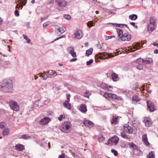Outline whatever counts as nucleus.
Returning a JSON list of instances; mask_svg holds the SVG:
<instances>
[{
  "instance_id": "18",
  "label": "nucleus",
  "mask_w": 158,
  "mask_h": 158,
  "mask_svg": "<svg viewBox=\"0 0 158 158\" xmlns=\"http://www.w3.org/2000/svg\"><path fill=\"white\" fill-rule=\"evenodd\" d=\"M79 110L83 113L86 112L87 110L86 105L85 104H82L80 106Z\"/></svg>"
},
{
  "instance_id": "61",
  "label": "nucleus",
  "mask_w": 158,
  "mask_h": 158,
  "mask_svg": "<svg viewBox=\"0 0 158 158\" xmlns=\"http://www.w3.org/2000/svg\"><path fill=\"white\" fill-rule=\"evenodd\" d=\"M54 1H55V0H51L49 3V4H53L54 3Z\"/></svg>"
},
{
  "instance_id": "60",
  "label": "nucleus",
  "mask_w": 158,
  "mask_h": 158,
  "mask_svg": "<svg viewBox=\"0 0 158 158\" xmlns=\"http://www.w3.org/2000/svg\"><path fill=\"white\" fill-rule=\"evenodd\" d=\"M110 24H112L113 25H114V26H115V27H118V24L113 23H111Z\"/></svg>"
},
{
  "instance_id": "7",
  "label": "nucleus",
  "mask_w": 158,
  "mask_h": 158,
  "mask_svg": "<svg viewBox=\"0 0 158 158\" xmlns=\"http://www.w3.org/2000/svg\"><path fill=\"white\" fill-rule=\"evenodd\" d=\"M121 40L123 41H129L131 39V36L127 33H125L122 36Z\"/></svg>"
},
{
  "instance_id": "53",
  "label": "nucleus",
  "mask_w": 158,
  "mask_h": 158,
  "mask_svg": "<svg viewBox=\"0 0 158 158\" xmlns=\"http://www.w3.org/2000/svg\"><path fill=\"white\" fill-rule=\"evenodd\" d=\"M65 116L64 115H61L60 117L58 118V120L60 121H61L62 120L63 118H64Z\"/></svg>"
},
{
  "instance_id": "52",
  "label": "nucleus",
  "mask_w": 158,
  "mask_h": 158,
  "mask_svg": "<svg viewBox=\"0 0 158 158\" xmlns=\"http://www.w3.org/2000/svg\"><path fill=\"white\" fill-rule=\"evenodd\" d=\"M65 155L64 153H62L61 155H60L58 158H65Z\"/></svg>"
},
{
  "instance_id": "50",
  "label": "nucleus",
  "mask_w": 158,
  "mask_h": 158,
  "mask_svg": "<svg viewBox=\"0 0 158 158\" xmlns=\"http://www.w3.org/2000/svg\"><path fill=\"white\" fill-rule=\"evenodd\" d=\"M113 37H115V36L112 35V36H106V37L105 40H107L109 39H111Z\"/></svg>"
},
{
  "instance_id": "54",
  "label": "nucleus",
  "mask_w": 158,
  "mask_h": 158,
  "mask_svg": "<svg viewBox=\"0 0 158 158\" xmlns=\"http://www.w3.org/2000/svg\"><path fill=\"white\" fill-rule=\"evenodd\" d=\"M112 71L110 70L108 71V73H107V75L108 77L109 76H110V74L111 75L112 73Z\"/></svg>"
},
{
  "instance_id": "44",
  "label": "nucleus",
  "mask_w": 158,
  "mask_h": 158,
  "mask_svg": "<svg viewBox=\"0 0 158 158\" xmlns=\"http://www.w3.org/2000/svg\"><path fill=\"white\" fill-rule=\"evenodd\" d=\"M84 95L85 97L88 98L89 96L90 95V93L89 92H88L86 91L85 93H84Z\"/></svg>"
},
{
  "instance_id": "6",
  "label": "nucleus",
  "mask_w": 158,
  "mask_h": 158,
  "mask_svg": "<svg viewBox=\"0 0 158 158\" xmlns=\"http://www.w3.org/2000/svg\"><path fill=\"white\" fill-rule=\"evenodd\" d=\"M147 107L150 112H153L155 111V108L154 105L153 103L150 101H148L147 102Z\"/></svg>"
},
{
  "instance_id": "3",
  "label": "nucleus",
  "mask_w": 158,
  "mask_h": 158,
  "mask_svg": "<svg viewBox=\"0 0 158 158\" xmlns=\"http://www.w3.org/2000/svg\"><path fill=\"white\" fill-rule=\"evenodd\" d=\"M71 127V124L69 122H65L63 123L61 127L60 130L63 132L68 133Z\"/></svg>"
},
{
  "instance_id": "58",
  "label": "nucleus",
  "mask_w": 158,
  "mask_h": 158,
  "mask_svg": "<svg viewBox=\"0 0 158 158\" xmlns=\"http://www.w3.org/2000/svg\"><path fill=\"white\" fill-rule=\"evenodd\" d=\"M77 60V58H74L72 59H71L70 60V62H72L73 61H75Z\"/></svg>"
},
{
  "instance_id": "34",
  "label": "nucleus",
  "mask_w": 158,
  "mask_h": 158,
  "mask_svg": "<svg viewBox=\"0 0 158 158\" xmlns=\"http://www.w3.org/2000/svg\"><path fill=\"white\" fill-rule=\"evenodd\" d=\"M144 60L142 58H139L136 60V63L137 64H142L143 63Z\"/></svg>"
},
{
  "instance_id": "63",
  "label": "nucleus",
  "mask_w": 158,
  "mask_h": 158,
  "mask_svg": "<svg viewBox=\"0 0 158 158\" xmlns=\"http://www.w3.org/2000/svg\"><path fill=\"white\" fill-rule=\"evenodd\" d=\"M154 53L155 54H157L158 53V49H156L154 50Z\"/></svg>"
},
{
  "instance_id": "47",
  "label": "nucleus",
  "mask_w": 158,
  "mask_h": 158,
  "mask_svg": "<svg viewBox=\"0 0 158 158\" xmlns=\"http://www.w3.org/2000/svg\"><path fill=\"white\" fill-rule=\"evenodd\" d=\"M64 18L68 20H70L71 19V16L68 15H66L64 16Z\"/></svg>"
},
{
  "instance_id": "41",
  "label": "nucleus",
  "mask_w": 158,
  "mask_h": 158,
  "mask_svg": "<svg viewBox=\"0 0 158 158\" xmlns=\"http://www.w3.org/2000/svg\"><path fill=\"white\" fill-rule=\"evenodd\" d=\"M87 25L89 28L92 27L94 25V23L92 21H89L87 23Z\"/></svg>"
},
{
  "instance_id": "24",
  "label": "nucleus",
  "mask_w": 158,
  "mask_h": 158,
  "mask_svg": "<svg viewBox=\"0 0 158 158\" xmlns=\"http://www.w3.org/2000/svg\"><path fill=\"white\" fill-rule=\"evenodd\" d=\"M153 62L152 59L150 58H146L144 60L143 63L146 64H149L152 63Z\"/></svg>"
},
{
  "instance_id": "22",
  "label": "nucleus",
  "mask_w": 158,
  "mask_h": 158,
  "mask_svg": "<svg viewBox=\"0 0 158 158\" xmlns=\"http://www.w3.org/2000/svg\"><path fill=\"white\" fill-rule=\"evenodd\" d=\"M48 118H44L43 119H41L40 121V123L41 125H44L48 123Z\"/></svg>"
},
{
  "instance_id": "11",
  "label": "nucleus",
  "mask_w": 158,
  "mask_h": 158,
  "mask_svg": "<svg viewBox=\"0 0 158 158\" xmlns=\"http://www.w3.org/2000/svg\"><path fill=\"white\" fill-rule=\"evenodd\" d=\"M156 25L149 23L148 25V31L149 33H151L156 29Z\"/></svg>"
},
{
  "instance_id": "45",
  "label": "nucleus",
  "mask_w": 158,
  "mask_h": 158,
  "mask_svg": "<svg viewBox=\"0 0 158 158\" xmlns=\"http://www.w3.org/2000/svg\"><path fill=\"white\" fill-rule=\"evenodd\" d=\"M66 96H67V100L66 101H65V102H69L70 101V96L68 93H67L66 94Z\"/></svg>"
},
{
  "instance_id": "57",
  "label": "nucleus",
  "mask_w": 158,
  "mask_h": 158,
  "mask_svg": "<svg viewBox=\"0 0 158 158\" xmlns=\"http://www.w3.org/2000/svg\"><path fill=\"white\" fill-rule=\"evenodd\" d=\"M139 85L138 84H135L134 85V87L133 88H134V89L136 90V88H138Z\"/></svg>"
},
{
  "instance_id": "13",
  "label": "nucleus",
  "mask_w": 158,
  "mask_h": 158,
  "mask_svg": "<svg viewBox=\"0 0 158 158\" xmlns=\"http://www.w3.org/2000/svg\"><path fill=\"white\" fill-rule=\"evenodd\" d=\"M83 123L85 126L88 127H93L94 125L92 121L88 120H84Z\"/></svg>"
},
{
  "instance_id": "17",
  "label": "nucleus",
  "mask_w": 158,
  "mask_h": 158,
  "mask_svg": "<svg viewBox=\"0 0 158 158\" xmlns=\"http://www.w3.org/2000/svg\"><path fill=\"white\" fill-rule=\"evenodd\" d=\"M48 73V76L51 77V78L54 77L57 75L56 72L55 71H54L52 70L49 71Z\"/></svg>"
},
{
  "instance_id": "43",
  "label": "nucleus",
  "mask_w": 158,
  "mask_h": 158,
  "mask_svg": "<svg viewBox=\"0 0 158 158\" xmlns=\"http://www.w3.org/2000/svg\"><path fill=\"white\" fill-rule=\"evenodd\" d=\"M23 36L24 38L27 40V42L28 43H29L31 41V40L30 39H28L27 36L25 35H23Z\"/></svg>"
},
{
  "instance_id": "1",
  "label": "nucleus",
  "mask_w": 158,
  "mask_h": 158,
  "mask_svg": "<svg viewBox=\"0 0 158 158\" xmlns=\"http://www.w3.org/2000/svg\"><path fill=\"white\" fill-rule=\"evenodd\" d=\"M13 82L10 80H4L0 84V90L5 93L10 91L13 88Z\"/></svg>"
},
{
  "instance_id": "33",
  "label": "nucleus",
  "mask_w": 158,
  "mask_h": 158,
  "mask_svg": "<svg viewBox=\"0 0 158 158\" xmlns=\"http://www.w3.org/2000/svg\"><path fill=\"white\" fill-rule=\"evenodd\" d=\"M51 77H50L49 76H48L47 74H45V72L44 73H42V78L43 80H46L48 77L49 78Z\"/></svg>"
},
{
  "instance_id": "59",
  "label": "nucleus",
  "mask_w": 158,
  "mask_h": 158,
  "mask_svg": "<svg viewBox=\"0 0 158 158\" xmlns=\"http://www.w3.org/2000/svg\"><path fill=\"white\" fill-rule=\"evenodd\" d=\"M71 154L73 155V157H77L76 155L74 152H71Z\"/></svg>"
},
{
  "instance_id": "23",
  "label": "nucleus",
  "mask_w": 158,
  "mask_h": 158,
  "mask_svg": "<svg viewBox=\"0 0 158 158\" xmlns=\"http://www.w3.org/2000/svg\"><path fill=\"white\" fill-rule=\"evenodd\" d=\"M119 118V116H113V117L112 118L111 121V123L112 124H115L117 123L118 122V119Z\"/></svg>"
},
{
  "instance_id": "49",
  "label": "nucleus",
  "mask_w": 158,
  "mask_h": 158,
  "mask_svg": "<svg viewBox=\"0 0 158 158\" xmlns=\"http://www.w3.org/2000/svg\"><path fill=\"white\" fill-rule=\"evenodd\" d=\"M111 152L112 153H114V155L115 156H117L118 155V152L117 151L112 149L111 150Z\"/></svg>"
},
{
  "instance_id": "40",
  "label": "nucleus",
  "mask_w": 158,
  "mask_h": 158,
  "mask_svg": "<svg viewBox=\"0 0 158 158\" xmlns=\"http://www.w3.org/2000/svg\"><path fill=\"white\" fill-rule=\"evenodd\" d=\"M30 137V136L28 135L25 134L22 135V137H20V139H27Z\"/></svg>"
},
{
  "instance_id": "8",
  "label": "nucleus",
  "mask_w": 158,
  "mask_h": 158,
  "mask_svg": "<svg viewBox=\"0 0 158 158\" xmlns=\"http://www.w3.org/2000/svg\"><path fill=\"white\" fill-rule=\"evenodd\" d=\"M124 128L125 131L128 133L131 134L133 133V129L128 124H125L124 126Z\"/></svg>"
},
{
  "instance_id": "19",
  "label": "nucleus",
  "mask_w": 158,
  "mask_h": 158,
  "mask_svg": "<svg viewBox=\"0 0 158 158\" xmlns=\"http://www.w3.org/2000/svg\"><path fill=\"white\" fill-rule=\"evenodd\" d=\"M131 149L133 150H136L138 149V147L134 143L130 142L128 144Z\"/></svg>"
},
{
  "instance_id": "27",
  "label": "nucleus",
  "mask_w": 158,
  "mask_h": 158,
  "mask_svg": "<svg viewBox=\"0 0 158 158\" xmlns=\"http://www.w3.org/2000/svg\"><path fill=\"white\" fill-rule=\"evenodd\" d=\"M112 100H122L123 98L121 96H118L116 94H113Z\"/></svg>"
},
{
  "instance_id": "48",
  "label": "nucleus",
  "mask_w": 158,
  "mask_h": 158,
  "mask_svg": "<svg viewBox=\"0 0 158 158\" xmlns=\"http://www.w3.org/2000/svg\"><path fill=\"white\" fill-rule=\"evenodd\" d=\"M6 124L4 123L1 122L0 123V127L1 128H3L5 126Z\"/></svg>"
},
{
  "instance_id": "26",
  "label": "nucleus",
  "mask_w": 158,
  "mask_h": 158,
  "mask_svg": "<svg viewBox=\"0 0 158 158\" xmlns=\"http://www.w3.org/2000/svg\"><path fill=\"white\" fill-rule=\"evenodd\" d=\"M116 30L118 36L120 37V38H121L122 36V35H123V30L119 28H117Z\"/></svg>"
},
{
  "instance_id": "31",
  "label": "nucleus",
  "mask_w": 158,
  "mask_h": 158,
  "mask_svg": "<svg viewBox=\"0 0 158 158\" xmlns=\"http://www.w3.org/2000/svg\"><path fill=\"white\" fill-rule=\"evenodd\" d=\"M155 155L154 152L153 151L150 152L147 156V158H155Z\"/></svg>"
},
{
  "instance_id": "4",
  "label": "nucleus",
  "mask_w": 158,
  "mask_h": 158,
  "mask_svg": "<svg viewBox=\"0 0 158 158\" xmlns=\"http://www.w3.org/2000/svg\"><path fill=\"white\" fill-rule=\"evenodd\" d=\"M119 138L117 136L111 137L108 140V142L110 145H116L118 142Z\"/></svg>"
},
{
  "instance_id": "62",
  "label": "nucleus",
  "mask_w": 158,
  "mask_h": 158,
  "mask_svg": "<svg viewBox=\"0 0 158 158\" xmlns=\"http://www.w3.org/2000/svg\"><path fill=\"white\" fill-rule=\"evenodd\" d=\"M153 45L155 46H157L158 47V44L155 43L153 44Z\"/></svg>"
},
{
  "instance_id": "38",
  "label": "nucleus",
  "mask_w": 158,
  "mask_h": 158,
  "mask_svg": "<svg viewBox=\"0 0 158 158\" xmlns=\"http://www.w3.org/2000/svg\"><path fill=\"white\" fill-rule=\"evenodd\" d=\"M101 86L102 88L103 89H106L107 90L109 89H108V87L107 85L105 83H103L101 84Z\"/></svg>"
},
{
  "instance_id": "2",
  "label": "nucleus",
  "mask_w": 158,
  "mask_h": 158,
  "mask_svg": "<svg viewBox=\"0 0 158 158\" xmlns=\"http://www.w3.org/2000/svg\"><path fill=\"white\" fill-rule=\"evenodd\" d=\"M55 2L58 9L60 11L62 10L67 4V2L64 0H55Z\"/></svg>"
},
{
  "instance_id": "25",
  "label": "nucleus",
  "mask_w": 158,
  "mask_h": 158,
  "mask_svg": "<svg viewBox=\"0 0 158 158\" xmlns=\"http://www.w3.org/2000/svg\"><path fill=\"white\" fill-rule=\"evenodd\" d=\"M156 19L154 17H151L150 19V23L156 25Z\"/></svg>"
},
{
  "instance_id": "56",
  "label": "nucleus",
  "mask_w": 158,
  "mask_h": 158,
  "mask_svg": "<svg viewBox=\"0 0 158 158\" xmlns=\"http://www.w3.org/2000/svg\"><path fill=\"white\" fill-rule=\"evenodd\" d=\"M49 25V23L48 22L46 23H44L43 24V26L44 27H46Z\"/></svg>"
},
{
  "instance_id": "9",
  "label": "nucleus",
  "mask_w": 158,
  "mask_h": 158,
  "mask_svg": "<svg viewBox=\"0 0 158 158\" xmlns=\"http://www.w3.org/2000/svg\"><path fill=\"white\" fill-rule=\"evenodd\" d=\"M67 51L69 53L71 54V55L73 57H76V54L74 52V48L73 47H70L67 48Z\"/></svg>"
},
{
  "instance_id": "28",
  "label": "nucleus",
  "mask_w": 158,
  "mask_h": 158,
  "mask_svg": "<svg viewBox=\"0 0 158 158\" xmlns=\"http://www.w3.org/2000/svg\"><path fill=\"white\" fill-rule=\"evenodd\" d=\"M64 106L67 109L70 110L71 109V105L70 103L69 102H65L63 104Z\"/></svg>"
},
{
  "instance_id": "32",
  "label": "nucleus",
  "mask_w": 158,
  "mask_h": 158,
  "mask_svg": "<svg viewBox=\"0 0 158 158\" xmlns=\"http://www.w3.org/2000/svg\"><path fill=\"white\" fill-rule=\"evenodd\" d=\"M121 136L122 137L126 139H130V138L128 137L127 134L124 132H121Z\"/></svg>"
},
{
  "instance_id": "12",
  "label": "nucleus",
  "mask_w": 158,
  "mask_h": 158,
  "mask_svg": "<svg viewBox=\"0 0 158 158\" xmlns=\"http://www.w3.org/2000/svg\"><path fill=\"white\" fill-rule=\"evenodd\" d=\"M142 140L144 144L147 146H148L150 145L148 141V139L146 135H143L142 136Z\"/></svg>"
},
{
  "instance_id": "29",
  "label": "nucleus",
  "mask_w": 158,
  "mask_h": 158,
  "mask_svg": "<svg viewBox=\"0 0 158 158\" xmlns=\"http://www.w3.org/2000/svg\"><path fill=\"white\" fill-rule=\"evenodd\" d=\"M93 51V49L92 48H89L87 50L86 52V55L87 56H89V55L92 54Z\"/></svg>"
},
{
  "instance_id": "42",
  "label": "nucleus",
  "mask_w": 158,
  "mask_h": 158,
  "mask_svg": "<svg viewBox=\"0 0 158 158\" xmlns=\"http://www.w3.org/2000/svg\"><path fill=\"white\" fill-rule=\"evenodd\" d=\"M124 26H125L127 27L128 29H129L128 27L127 24H118V27H119L122 28Z\"/></svg>"
},
{
  "instance_id": "20",
  "label": "nucleus",
  "mask_w": 158,
  "mask_h": 158,
  "mask_svg": "<svg viewBox=\"0 0 158 158\" xmlns=\"http://www.w3.org/2000/svg\"><path fill=\"white\" fill-rule=\"evenodd\" d=\"M113 94L105 92L103 95V96L106 98H109L112 99L113 95Z\"/></svg>"
},
{
  "instance_id": "64",
  "label": "nucleus",
  "mask_w": 158,
  "mask_h": 158,
  "mask_svg": "<svg viewBox=\"0 0 158 158\" xmlns=\"http://www.w3.org/2000/svg\"><path fill=\"white\" fill-rule=\"evenodd\" d=\"M130 24L131 25H132L133 26H135V23L133 22H131L130 23Z\"/></svg>"
},
{
  "instance_id": "37",
  "label": "nucleus",
  "mask_w": 158,
  "mask_h": 158,
  "mask_svg": "<svg viewBox=\"0 0 158 158\" xmlns=\"http://www.w3.org/2000/svg\"><path fill=\"white\" fill-rule=\"evenodd\" d=\"M132 100L133 101L137 102L139 101L140 100L137 96H134L132 97Z\"/></svg>"
},
{
  "instance_id": "21",
  "label": "nucleus",
  "mask_w": 158,
  "mask_h": 158,
  "mask_svg": "<svg viewBox=\"0 0 158 158\" xmlns=\"http://www.w3.org/2000/svg\"><path fill=\"white\" fill-rule=\"evenodd\" d=\"M66 31V28L64 27H60L57 29V31L58 32H57V34H62L64 32Z\"/></svg>"
},
{
  "instance_id": "39",
  "label": "nucleus",
  "mask_w": 158,
  "mask_h": 158,
  "mask_svg": "<svg viewBox=\"0 0 158 158\" xmlns=\"http://www.w3.org/2000/svg\"><path fill=\"white\" fill-rule=\"evenodd\" d=\"M134 48L136 50H138L140 47V44L137 43L133 45Z\"/></svg>"
},
{
  "instance_id": "30",
  "label": "nucleus",
  "mask_w": 158,
  "mask_h": 158,
  "mask_svg": "<svg viewBox=\"0 0 158 158\" xmlns=\"http://www.w3.org/2000/svg\"><path fill=\"white\" fill-rule=\"evenodd\" d=\"M137 15L135 14H132L130 15L129 16V18L131 20H135L137 19Z\"/></svg>"
},
{
  "instance_id": "14",
  "label": "nucleus",
  "mask_w": 158,
  "mask_h": 158,
  "mask_svg": "<svg viewBox=\"0 0 158 158\" xmlns=\"http://www.w3.org/2000/svg\"><path fill=\"white\" fill-rule=\"evenodd\" d=\"M74 37L77 39H79L82 37L81 31L80 30H77L74 34Z\"/></svg>"
},
{
  "instance_id": "10",
  "label": "nucleus",
  "mask_w": 158,
  "mask_h": 158,
  "mask_svg": "<svg viewBox=\"0 0 158 158\" xmlns=\"http://www.w3.org/2000/svg\"><path fill=\"white\" fill-rule=\"evenodd\" d=\"M143 122L147 127H150L152 125L151 119L149 118L145 117L143 120Z\"/></svg>"
},
{
  "instance_id": "15",
  "label": "nucleus",
  "mask_w": 158,
  "mask_h": 158,
  "mask_svg": "<svg viewBox=\"0 0 158 158\" xmlns=\"http://www.w3.org/2000/svg\"><path fill=\"white\" fill-rule=\"evenodd\" d=\"M15 149L18 151H21L24 149V146L20 144H17L15 146Z\"/></svg>"
},
{
  "instance_id": "35",
  "label": "nucleus",
  "mask_w": 158,
  "mask_h": 158,
  "mask_svg": "<svg viewBox=\"0 0 158 158\" xmlns=\"http://www.w3.org/2000/svg\"><path fill=\"white\" fill-rule=\"evenodd\" d=\"M9 129H6L2 131V133L4 135H6L9 134Z\"/></svg>"
},
{
  "instance_id": "36",
  "label": "nucleus",
  "mask_w": 158,
  "mask_h": 158,
  "mask_svg": "<svg viewBox=\"0 0 158 158\" xmlns=\"http://www.w3.org/2000/svg\"><path fill=\"white\" fill-rule=\"evenodd\" d=\"M105 139V138L103 136L100 135L99 136L98 138V141L99 142H103Z\"/></svg>"
},
{
  "instance_id": "55",
  "label": "nucleus",
  "mask_w": 158,
  "mask_h": 158,
  "mask_svg": "<svg viewBox=\"0 0 158 158\" xmlns=\"http://www.w3.org/2000/svg\"><path fill=\"white\" fill-rule=\"evenodd\" d=\"M15 16H19V11L18 10H16L15 12Z\"/></svg>"
},
{
  "instance_id": "46",
  "label": "nucleus",
  "mask_w": 158,
  "mask_h": 158,
  "mask_svg": "<svg viewBox=\"0 0 158 158\" xmlns=\"http://www.w3.org/2000/svg\"><path fill=\"white\" fill-rule=\"evenodd\" d=\"M136 68L139 70H141L143 69V66L142 64H140L137 66Z\"/></svg>"
},
{
  "instance_id": "5",
  "label": "nucleus",
  "mask_w": 158,
  "mask_h": 158,
  "mask_svg": "<svg viewBox=\"0 0 158 158\" xmlns=\"http://www.w3.org/2000/svg\"><path fill=\"white\" fill-rule=\"evenodd\" d=\"M9 106L11 109L14 111H18L19 109V107L18 103L14 101L9 102Z\"/></svg>"
},
{
  "instance_id": "51",
  "label": "nucleus",
  "mask_w": 158,
  "mask_h": 158,
  "mask_svg": "<svg viewBox=\"0 0 158 158\" xmlns=\"http://www.w3.org/2000/svg\"><path fill=\"white\" fill-rule=\"evenodd\" d=\"M93 62V60L92 59H90L89 61H88L86 62L87 65H90Z\"/></svg>"
},
{
  "instance_id": "16",
  "label": "nucleus",
  "mask_w": 158,
  "mask_h": 158,
  "mask_svg": "<svg viewBox=\"0 0 158 158\" xmlns=\"http://www.w3.org/2000/svg\"><path fill=\"white\" fill-rule=\"evenodd\" d=\"M111 77L113 80L114 81H118L119 79L118 75L114 72H113L111 74Z\"/></svg>"
}]
</instances>
